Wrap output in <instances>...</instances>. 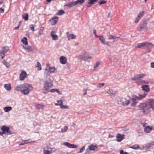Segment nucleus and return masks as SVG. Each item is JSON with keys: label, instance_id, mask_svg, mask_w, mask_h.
<instances>
[{"label": "nucleus", "instance_id": "nucleus-61", "mask_svg": "<svg viewBox=\"0 0 154 154\" xmlns=\"http://www.w3.org/2000/svg\"><path fill=\"white\" fill-rule=\"evenodd\" d=\"M0 13H4V9L2 8H0Z\"/></svg>", "mask_w": 154, "mask_h": 154}, {"label": "nucleus", "instance_id": "nucleus-4", "mask_svg": "<svg viewBox=\"0 0 154 154\" xmlns=\"http://www.w3.org/2000/svg\"><path fill=\"white\" fill-rule=\"evenodd\" d=\"M21 93L25 95H26L29 93V84L25 83V86Z\"/></svg>", "mask_w": 154, "mask_h": 154}, {"label": "nucleus", "instance_id": "nucleus-1", "mask_svg": "<svg viewBox=\"0 0 154 154\" xmlns=\"http://www.w3.org/2000/svg\"><path fill=\"white\" fill-rule=\"evenodd\" d=\"M141 111L143 112L147 113L149 112L151 108L149 105V102L147 103H143L141 104Z\"/></svg>", "mask_w": 154, "mask_h": 154}, {"label": "nucleus", "instance_id": "nucleus-62", "mask_svg": "<svg viewBox=\"0 0 154 154\" xmlns=\"http://www.w3.org/2000/svg\"><path fill=\"white\" fill-rule=\"evenodd\" d=\"M141 123L143 127H145L146 126V125L147 124V123H146L142 122H141Z\"/></svg>", "mask_w": 154, "mask_h": 154}, {"label": "nucleus", "instance_id": "nucleus-26", "mask_svg": "<svg viewBox=\"0 0 154 154\" xmlns=\"http://www.w3.org/2000/svg\"><path fill=\"white\" fill-rule=\"evenodd\" d=\"M21 42L25 45H26L28 44L27 38L26 37H24L22 39Z\"/></svg>", "mask_w": 154, "mask_h": 154}, {"label": "nucleus", "instance_id": "nucleus-30", "mask_svg": "<svg viewBox=\"0 0 154 154\" xmlns=\"http://www.w3.org/2000/svg\"><path fill=\"white\" fill-rule=\"evenodd\" d=\"M152 129V128L149 126L146 127L144 128V131L147 133H149Z\"/></svg>", "mask_w": 154, "mask_h": 154}, {"label": "nucleus", "instance_id": "nucleus-15", "mask_svg": "<svg viewBox=\"0 0 154 154\" xmlns=\"http://www.w3.org/2000/svg\"><path fill=\"white\" fill-rule=\"evenodd\" d=\"M122 104L124 106H128L130 103V101L126 99L125 98H123L121 101Z\"/></svg>", "mask_w": 154, "mask_h": 154}, {"label": "nucleus", "instance_id": "nucleus-58", "mask_svg": "<svg viewBox=\"0 0 154 154\" xmlns=\"http://www.w3.org/2000/svg\"><path fill=\"white\" fill-rule=\"evenodd\" d=\"M120 154H128V153L127 152H124L123 150H121L120 151Z\"/></svg>", "mask_w": 154, "mask_h": 154}, {"label": "nucleus", "instance_id": "nucleus-64", "mask_svg": "<svg viewBox=\"0 0 154 154\" xmlns=\"http://www.w3.org/2000/svg\"><path fill=\"white\" fill-rule=\"evenodd\" d=\"M151 68H154V62H152L151 63Z\"/></svg>", "mask_w": 154, "mask_h": 154}, {"label": "nucleus", "instance_id": "nucleus-59", "mask_svg": "<svg viewBox=\"0 0 154 154\" xmlns=\"http://www.w3.org/2000/svg\"><path fill=\"white\" fill-rule=\"evenodd\" d=\"M108 39H113V36L112 35H108Z\"/></svg>", "mask_w": 154, "mask_h": 154}, {"label": "nucleus", "instance_id": "nucleus-51", "mask_svg": "<svg viewBox=\"0 0 154 154\" xmlns=\"http://www.w3.org/2000/svg\"><path fill=\"white\" fill-rule=\"evenodd\" d=\"M29 27H30V28L31 29V30L32 31H35V30H34V26L33 25V24H32V25H30L29 26Z\"/></svg>", "mask_w": 154, "mask_h": 154}, {"label": "nucleus", "instance_id": "nucleus-56", "mask_svg": "<svg viewBox=\"0 0 154 154\" xmlns=\"http://www.w3.org/2000/svg\"><path fill=\"white\" fill-rule=\"evenodd\" d=\"M57 90V88L52 89H50L49 91L51 92H56Z\"/></svg>", "mask_w": 154, "mask_h": 154}, {"label": "nucleus", "instance_id": "nucleus-53", "mask_svg": "<svg viewBox=\"0 0 154 154\" xmlns=\"http://www.w3.org/2000/svg\"><path fill=\"white\" fill-rule=\"evenodd\" d=\"M23 48L25 49V50L26 51V52H29V47H25L24 45L23 46Z\"/></svg>", "mask_w": 154, "mask_h": 154}, {"label": "nucleus", "instance_id": "nucleus-23", "mask_svg": "<svg viewBox=\"0 0 154 154\" xmlns=\"http://www.w3.org/2000/svg\"><path fill=\"white\" fill-rule=\"evenodd\" d=\"M146 43V45H145V46L146 48H150L153 47L154 46V45L153 44L150 43H149L148 42H145Z\"/></svg>", "mask_w": 154, "mask_h": 154}, {"label": "nucleus", "instance_id": "nucleus-31", "mask_svg": "<svg viewBox=\"0 0 154 154\" xmlns=\"http://www.w3.org/2000/svg\"><path fill=\"white\" fill-rule=\"evenodd\" d=\"M99 40L100 42L103 44H105V38L102 35L99 36Z\"/></svg>", "mask_w": 154, "mask_h": 154}, {"label": "nucleus", "instance_id": "nucleus-33", "mask_svg": "<svg viewBox=\"0 0 154 154\" xmlns=\"http://www.w3.org/2000/svg\"><path fill=\"white\" fill-rule=\"evenodd\" d=\"M145 42H143L141 43H138L137 45L135 46L136 48H140L141 47L144 46L146 45Z\"/></svg>", "mask_w": 154, "mask_h": 154}, {"label": "nucleus", "instance_id": "nucleus-39", "mask_svg": "<svg viewBox=\"0 0 154 154\" xmlns=\"http://www.w3.org/2000/svg\"><path fill=\"white\" fill-rule=\"evenodd\" d=\"M23 18L25 20H28L29 15L28 13H26L23 15Z\"/></svg>", "mask_w": 154, "mask_h": 154}, {"label": "nucleus", "instance_id": "nucleus-47", "mask_svg": "<svg viewBox=\"0 0 154 154\" xmlns=\"http://www.w3.org/2000/svg\"><path fill=\"white\" fill-rule=\"evenodd\" d=\"M106 1L103 0L100 1L98 2V3H99V4L100 5H101L103 4H105L106 3Z\"/></svg>", "mask_w": 154, "mask_h": 154}, {"label": "nucleus", "instance_id": "nucleus-10", "mask_svg": "<svg viewBox=\"0 0 154 154\" xmlns=\"http://www.w3.org/2000/svg\"><path fill=\"white\" fill-rule=\"evenodd\" d=\"M45 70L48 72H50V73H53L55 72L56 69L54 67H50L49 66H47L46 67V68L45 69Z\"/></svg>", "mask_w": 154, "mask_h": 154}, {"label": "nucleus", "instance_id": "nucleus-35", "mask_svg": "<svg viewBox=\"0 0 154 154\" xmlns=\"http://www.w3.org/2000/svg\"><path fill=\"white\" fill-rule=\"evenodd\" d=\"M85 2V0H77L75 1V3L76 5H81L83 3Z\"/></svg>", "mask_w": 154, "mask_h": 154}, {"label": "nucleus", "instance_id": "nucleus-63", "mask_svg": "<svg viewBox=\"0 0 154 154\" xmlns=\"http://www.w3.org/2000/svg\"><path fill=\"white\" fill-rule=\"evenodd\" d=\"M90 150L88 148H87L86 149V153L89 154L90 153L89 150Z\"/></svg>", "mask_w": 154, "mask_h": 154}, {"label": "nucleus", "instance_id": "nucleus-46", "mask_svg": "<svg viewBox=\"0 0 154 154\" xmlns=\"http://www.w3.org/2000/svg\"><path fill=\"white\" fill-rule=\"evenodd\" d=\"M29 143V140H26L24 142H21V143H20V145H22L24 144H25L28 143Z\"/></svg>", "mask_w": 154, "mask_h": 154}, {"label": "nucleus", "instance_id": "nucleus-11", "mask_svg": "<svg viewBox=\"0 0 154 154\" xmlns=\"http://www.w3.org/2000/svg\"><path fill=\"white\" fill-rule=\"evenodd\" d=\"M63 144L69 148H77L78 146L77 145L70 144L68 142H65L63 143Z\"/></svg>", "mask_w": 154, "mask_h": 154}, {"label": "nucleus", "instance_id": "nucleus-36", "mask_svg": "<svg viewBox=\"0 0 154 154\" xmlns=\"http://www.w3.org/2000/svg\"><path fill=\"white\" fill-rule=\"evenodd\" d=\"M12 107L11 106H6L4 108V109L5 112H8L12 109Z\"/></svg>", "mask_w": 154, "mask_h": 154}, {"label": "nucleus", "instance_id": "nucleus-28", "mask_svg": "<svg viewBox=\"0 0 154 154\" xmlns=\"http://www.w3.org/2000/svg\"><path fill=\"white\" fill-rule=\"evenodd\" d=\"M131 101L132 102L131 103V105L132 106L135 105L138 103L137 100L134 99L132 97L131 100Z\"/></svg>", "mask_w": 154, "mask_h": 154}, {"label": "nucleus", "instance_id": "nucleus-7", "mask_svg": "<svg viewBox=\"0 0 154 154\" xmlns=\"http://www.w3.org/2000/svg\"><path fill=\"white\" fill-rule=\"evenodd\" d=\"M88 55L86 53H85V55L84 56L80 55L78 57V59L81 60H83L85 61L88 60V59L92 58V57L91 56H88Z\"/></svg>", "mask_w": 154, "mask_h": 154}, {"label": "nucleus", "instance_id": "nucleus-22", "mask_svg": "<svg viewBox=\"0 0 154 154\" xmlns=\"http://www.w3.org/2000/svg\"><path fill=\"white\" fill-rule=\"evenodd\" d=\"M60 60V63L63 64H65L66 62V59L64 56L61 57Z\"/></svg>", "mask_w": 154, "mask_h": 154}, {"label": "nucleus", "instance_id": "nucleus-48", "mask_svg": "<svg viewBox=\"0 0 154 154\" xmlns=\"http://www.w3.org/2000/svg\"><path fill=\"white\" fill-rule=\"evenodd\" d=\"M104 85V83H99L98 85H97V88H100L103 86Z\"/></svg>", "mask_w": 154, "mask_h": 154}, {"label": "nucleus", "instance_id": "nucleus-16", "mask_svg": "<svg viewBox=\"0 0 154 154\" xmlns=\"http://www.w3.org/2000/svg\"><path fill=\"white\" fill-rule=\"evenodd\" d=\"M98 0H88V4L86 5L87 7H91L93 5L95 4L96 2Z\"/></svg>", "mask_w": 154, "mask_h": 154}, {"label": "nucleus", "instance_id": "nucleus-43", "mask_svg": "<svg viewBox=\"0 0 154 154\" xmlns=\"http://www.w3.org/2000/svg\"><path fill=\"white\" fill-rule=\"evenodd\" d=\"M144 13L145 11H142L139 13V14L138 16L141 18V17L144 15Z\"/></svg>", "mask_w": 154, "mask_h": 154}, {"label": "nucleus", "instance_id": "nucleus-44", "mask_svg": "<svg viewBox=\"0 0 154 154\" xmlns=\"http://www.w3.org/2000/svg\"><path fill=\"white\" fill-rule=\"evenodd\" d=\"M5 56V53L2 51H1L0 52V58L1 57V59H2Z\"/></svg>", "mask_w": 154, "mask_h": 154}, {"label": "nucleus", "instance_id": "nucleus-19", "mask_svg": "<svg viewBox=\"0 0 154 154\" xmlns=\"http://www.w3.org/2000/svg\"><path fill=\"white\" fill-rule=\"evenodd\" d=\"M124 135H122L121 134H118L116 136L117 141L119 142L121 141L124 139Z\"/></svg>", "mask_w": 154, "mask_h": 154}, {"label": "nucleus", "instance_id": "nucleus-5", "mask_svg": "<svg viewBox=\"0 0 154 154\" xmlns=\"http://www.w3.org/2000/svg\"><path fill=\"white\" fill-rule=\"evenodd\" d=\"M43 152L45 154H51V147L50 146L47 145L45 146L43 148Z\"/></svg>", "mask_w": 154, "mask_h": 154}, {"label": "nucleus", "instance_id": "nucleus-27", "mask_svg": "<svg viewBox=\"0 0 154 154\" xmlns=\"http://www.w3.org/2000/svg\"><path fill=\"white\" fill-rule=\"evenodd\" d=\"M4 87L7 91H10L11 89V86L10 84H5L4 85Z\"/></svg>", "mask_w": 154, "mask_h": 154}, {"label": "nucleus", "instance_id": "nucleus-57", "mask_svg": "<svg viewBox=\"0 0 154 154\" xmlns=\"http://www.w3.org/2000/svg\"><path fill=\"white\" fill-rule=\"evenodd\" d=\"M57 149L55 148H52L51 147V154L53 152H55L56 151Z\"/></svg>", "mask_w": 154, "mask_h": 154}, {"label": "nucleus", "instance_id": "nucleus-41", "mask_svg": "<svg viewBox=\"0 0 154 154\" xmlns=\"http://www.w3.org/2000/svg\"><path fill=\"white\" fill-rule=\"evenodd\" d=\"M68 129V127L67 126H65L62 128L61 129V131L62 133H64Z\"/></svg>", "mask_w": 154, "mask_h": 154}, {"label": "nucleus", "instance_id": "nucleus-38", "mask_svg": "<svg viewBox=\"0 0 154 154\" xmlns=\"http://www.w3.org/2000/svg\"><path fill=\"white\" fill-rule=\"evenodd\" d=\"M36 108L37 109H43L44 108V106L43 105L38 104L36 105Z\"/></svg>", "mask_w": 154, "mask_h": 154}, {"label": "nucleus", "instance_id": "nucleus-52", "mask_svg": "<svg viewBox=\"0 0 154 154\" xmlns=\"http://www.w3.org/2000/svg\"><path fill=\"white\" fill-rule=\"evenodd\" d=\"M9 50V49L8 48H6L5 47H4L3 50L2 51L4 53L7 52Z\"/></svg>", "mask_w": 154, "mask_h": 154}, {"label": "nucleus", "instance_id": "nucleus-3", "mask_svg": "<svg viewBox=\"0 0 154 154\" xmlns=\"http://www.w3.org/2000/svg\"><path fill=\"white\" fill-rule=\"evenodd\" d=\"M1 130L2 131V133L4 134H6L7 135H9L12 134L10 130L9 127L5 125H3L2 127Z\"/></svg>", "mask_w": 154, "mask_h": 154}, {"label": "nucleus", "instance_id": "nucleus-40", "mask_svg": "<svg viewBox=\"0 0 154 154\" xmlns=\"http://www.w3.org/2000/svg\"><path fill=\"white\" fill-rule=\"evenodd\" d=\"M64 11L63 10H61L59 11L57 13V14L58 15H61L64 14Z\"/></svg>", "mask_w": 154, "mask_h": 154}, {"label": "nucleus", "instance_id": "nucleus-34", "mask_svg": "<svg viewBox=\"0 0 154 154\" xmlns=\"http://www.w3.org/2000/svg\"><path fill=\"white\" fill-rule=\"evenodd\" d=\"M152 146V144L150 143H148L145 145L143 147L146 150H148L150 149V147Z\"/></svg>", "mask_w": 154, "mask_h": 154}, {"label": "nucleus", "instance_id": "nucleus-17", "mask_svg": "<svg viewBox=\"0 0 154 154\" xmlns=\"http://www.w3.org/2000/svg\"><path fill=\"white\" fill-rule=\"evenodd\" d=\"M142 89L146 92H148L150 91L149 87V85H143L142 86Z\"/></svg>", "mask_w": 154, "mask_h": 154}, {"label": "nucleus", "instance_id": "nucleus-45", "mask_svg": "<svg viewBox=\"0 0 154 154\" xmlns=\"http://www.w3.org/2000/svg\"><path fill=\"white\" fill-rule=\"evenodd\" d=\"M60 108L62 109H68L69 108V107L67 106L63 105H62L60 106Z\"/></svg>", "mask_w": 154, "mask_h": 154}, {"label": "nucleus", "instance_id": "nucleus-42", "mask_svg": "<svg viewBox=\"0 0 154 154\" xmlns=\"http://www.w3.org/2000/svg\"><path fill=\"white\" fill-rule=\"evenodd\" d=\"M3 63L7 68L9 66V63L5 60H4L3 61Z\"/></svg>", "mask_w": 154, "mask_h": 154}, {"label": "nucleus", "instance_id": "nucleus-12", "mask_svg": "<svg viewBox=\"0 0 154 154\" xmlns=\"http://www.w3.org/2000/svg\"><path fill=\"white\" fill-rule=\"evenodd\" d=\"M63 144L69 148H77L78 146L77 145L70 144L68 142H65L63 143Z\"/></svg>", "mask_w": 154, "mask_h": 154}, {"label": "nucleus", "instance_id": "nucleus-55", "mask_svg": "<svg viewBox=\"0 0 154 154\" xmlns=\"http://www.w3.org/2000/svg\"><path fill=\"white\" fill-rule=\"evenodd\" d=\"M100 64V62H97L96 63H95V64L94 65V68H95L97 67H98Z\"/></svg>", "mask_w": 154, "mask_h": 154}, {"label": "nucleus", "instance_id": "nucleus-32", "mask_svg": "<svg viewBox=\"0 0 154 154\" xmlns=\"http://www.w3.org/2000/svg\"><path fill=\"white\" fill-rule=\"evenodd\" d=\"M149 105L150 108L154 111V100H152L149 102Z\"/></svg>", "mask_w": 154, "mask_h": 154}, {"label": "nucleus", "instance_id": "nucleus-50", "mask_svg": "<svg viewBox=\"0 0 154 154\" xmlns=\"http://www.w3.org/2000/svg\"><path fill=\"white\" fill-rule=\"evenodd\" d=\"M57 101L58 104L60 106H61L63 105V101L62 100H57Z\"/></svg>", "mask_w": 154, "mask_h": 154}, {"label": "nucleus", "instance_id": "nucleus-20", "mask_svg": "<svg viewBox=\"0 0 154 154\" xmlns=\"http://www.w3.org/2000/svg\"><path fill=\"white\" fill-rule=\"evenodd\" d=\"M67 38L68 40H70L71 39H75L76 38V36L73 34H69V32H67Z\"/></svg>", "mask_w": 154, "mask_h": 154}, {"label": "nucleus", "instance_id": "nucleus-49", "mask_svg": "<svg viewBox=\"0 0 154 154\" xmlns=\"http://www.w3.org/2000/svg\"><path fill=\"white\" fill-rule=\"evenodd\" d=\"M140 19L141 18L139 17V16H137V17H136L135 21H134V22L136 23H138Z\"/></svg>", "mask_w": 154, "mask_h": 154}, {"label": "nucleus", "instance_id": "nucleus-37", "mask_svg": "<svg viewBox=\"0 0 154 154\" xmlns=\"http://www.w3.org/2000/svg\"><path fill=\"white\" fill-rule=\"evenodd\" d=\"M36 67L37 68L38 70H40L42 69V66L40 63L38 62L35 65Z\"/></svg>", "mask_w": 154, "mask_h": 154}, {"label": "nucleus", "instance_id": "nucleus-9", "mask_svg": "<svg viewBox=\"0 0 154 154\" xmlns=\"http://www.w3.org/2000/svg\"><path fill=\"white\" fill-rule=\"evenodd\" d=\"M145 76V74H140L136 75L134 78H131V79L133 80H136L142 78L144 77Z\"/></svg>", "mask_w": 154, "mask_h": 154}, {"label": "nucleus", "instance_id": "nucleus-8", "mask_svg": "<svg viewBox=\"0 0 154 154\" xmlns=\"http://www.w3.org/2000/svg\"><path fill=\"white\" fill-rule=\"evenodd\" d=\"M53 84L51 82L45 81L44 83V87L46 90H48L49 89L53 86Z\"/></svg>", "mask_w": 154, "mask_h": 154}, {"label": "nucleus", "instance_id": "nucleus-24", "mask_svg": "<svg viewBox=\"0 0 154 154\" xmlns=\"http://www.w3.org/2000/svg\"><path fill=\"white\" fill-rule=\"evenodd\" d=\"M75 5H76L75 2L67 3L66 5V6H68L69 8H71Z\"/></svg>", "mask_w": 154, "mask_h": 154}, {"label": "nucleus", "instance_id": "nucleus-2", "mask_svg": "<svg viewBox=\"0 0 154 154\" xmlns=\"http://www.w3.org/2000/svg\"><path fill=\"white\" fill-rule=\"evenodd\" d=\"M147 23L146 21L141 22L139 25L138 30L139 31H142L144 29H147Z\"/></svg>", "mask_w": 154, "mask_h": 154}, {"label": "nucleus", "instance_id": "nucleus-13", "mask_svg": "<svg viewBox=\"0 0 154 154\" xmlns=\"http://www.w3.org/2000/svg\"><path fill=\"white\" fill-rule=\"evenodd\" d=\"M27 76L26 72L23 71L20 75V80L23 81L24 80Z\"/></svg>", "mask_w": 154, "mask_h": 154}, {"label": "nucleus", "instance_id": "nucleus-18", "mask_svg": "<svg viewBox=\"0 0 154 154\" xmlns=\"http://www.w3.org/2000/svg\"><path fill=\"white\" fill-rule=\"evenodd\" d=\"M55 32L54 31H52L51 32L50 36L52 37L53 40H57L58 39V37L57 35H54Z\"/></svg>", "mask_w": 154, "mask_h": 154}, {"label": "nucleus", "instance_id": "nucleus-14", "mask_svg": "<svg viewBox=\"0 0 154 154\" xmlns=\"http://www.w3.org/2000/svg\"><path fill=\"white\" fill-rule=\"evenodd\" d=\"M24 86L25 83L23 85H18L15 87V89L17 91H21V92Z\"/></svg>", "mask_w": 154, "mask_h": 154}, {"label": "nucleus", "instance_id": "nucleus-54", "mask_svg": "<svg viewBox=\"0 0 154 154\" xmlns=\"http://www.w3.org/2000/svg\"><path fill=\"white\" fill-rule=\"evenodd\" d=\"M85 149V146H83L79 150V151L78 152V153H82L84 150Z\"/></svg>", "mask_w": 154, "mask_h": 154}, {"label": "nucleus", "instance_id": "nucleus-60", "mask_svg": "<svg viewBox=\"0 0 154 154\" xmlns=\"http://www.w3.org/2000/svg\"><path fill=\"white\" fill-rule=\"evenodd\" d=\"M141 82L143 83H144V84H147L148 83V82L147 81H146L145 80H142V81H141Z\"/></svg>", "mask_w": 154, "mask_h": 154}, {"label": "nucleus", "instance_id": "nucleus-6", "mask_svg": "<svg viewBox=\"0 0 154 154\" xmlns=\"http://www.w3.org/2000/svg\"><path fill=\"white\" fill-rule=\"evenodd\" d=\"M138 96H137L136 95H133L132 96V97L134 99L138 100L145 97L146 96V94L144 93L142 95L141 94H138Z\"/></svg>", "mask_w": 154, "mask_h": 154}, {"label": "nucleus", "instance_id": "nucleus-25", "mask_svg": "<svg viewBox=\"0 0 154 154\" xmlns=\"http://www.w3.org/2000/svg\"><path fill=\"white\" fill-rule=\"evenodd\" d=\"M50 21H51L53 25H54L56 24L57 22L58 21V18L56 17V18H53Z\"/></svg>", "mask_w": 154, "mask_h": 154}, {"label": "nucleus", "instance_id": "nucleus-21", "mask_svg": "<svg viewBox=\"0 0 154 154\" xmlns=\"http://www.w3.org/2000/svg\"><path fill=\"white\" fill-rule=\"evenodd\" d=\"M89 149L91 150H97L98 148L97 145L91 144L88 146Z\"/></svg>", "mask_w": 154, "mask_h": 154}, {"label": "nucleus", "instance_id": "nucleus-29", "mask_svg": "<svg viewBox=\"0 0 154 154\" xmlns=\"http://www.w3.org/2000/svg\"><path fill=\"white\" fill-rule=\"evenodd\" d=\"M130 148L136 150H137L138 149H141V148H140V146H139V145L138 144H135L133 146H131L130 147Z\"/></svg>", "mask_w": 154, "mask_h": 154}]
</instances>
